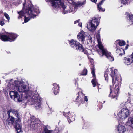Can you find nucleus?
Wrapping results in <instances>:
<instances>
[{
	"instance_id": "nucleus-4",
	"label": "nucleus",
	"mask_w": 133,
	"mask_h": 133,
	"mask_svg": "<svg viewBox=\"0 0 133 133\" xmlns=\"http://www.w3.org/2000/svg\"><path fill=\"white\" fill-rule=\"evenodd\" d=\"M117 72V69H115L114 72H112L111 74V75L112 78V82L113 80L115 79V80L116 84L115 83L116 88V89H114V94H113V92L112 89V88L111 86H110V93L109 95V96L110 97H112V98H114L116 96H118V92H119V88L118 86V85L116 84V83H118V81L117 80V76L116 75V72Z\"/></svg>"
},
{
	"instance_id": "nucleus-19",
	"label": "nucleus",
	"mask_w": 133,
	"mask_h": 133,
	"mask_svg": "<svg viewBox=\"0 0 133 133\" xmlns=\"http://www.w3.org/2000/svg\"><path fill=\"white\" fill-rule=\"evenodd\" d=\"M53 85L54 86L53 88V92L55 94L57 95L59 91V85L57 84L56 83H54Z\"/></svg>"
},
{
	"instance_id": "nucleus-39",
	"label": "nucleus",
	"mask_w": 133,
	"mask_h": 133,
	"mask_svg": "<svg viewBox=\"0 0 133 133\" xmlns=\"http://www.w3.org/2000/svg\"><path fill=\"white\" fill-rule=\"evenodd\" d=\"M78 26L80 27H82V23L81 22H79L78 25Z\"/></svg>"
},
{
	"instance_id": "nucleus-36",
	"label": "nucleus",
	"mask_w": 133,
	"mask_h": 133,
	"mask_svg": "<svg viewBox=\"0 0 133 133\" xmlns=\"http://www.w3.org/2000/svg\"><path fill=\"white\" fill-rule=\"evenodd\" d=\"M56 130H57V129H55V131H54V133H61V130H58V131H57Z\"/></svg>"
},
{
	"instance_id": "nucleus-30",
	"label": "nucleus",
	"mask_w": 133,
	"mask_h": 133,
	"mask_svg": "<svg viewBox=\"0 0 133 133\" xmlns=\"http://www.w3.org/2000/svg\"><path fill=\"white\" fill-rule=\"evenodd\" d=\"M121 3L124 5H126L128 2V0H121Z\"/></svg>"
},
{
	"instance_id": "nucleus-14",
	"label": "nucleus",
	"mask_w": 133,
	"mask_h": 133,
	"mask_svg": "<svg viewBox=\"0 0 133 133\" xmlns=\"http://www.w3.org/2000/svg\"><path fill=\"white\" fill-rule=\"evenodd\" d=\"M85 32L83 31H81L77 36L78 39L83 42H84L85 41Z\"/></svg>"
},
{
	"instance_id": "nucleus-7",
	"label": "nucleus",
	"mask_w": 133,
	"mask_h": 133,
	"mask_svg": "<svg viewBox=\"0 0 133 133\" xmlns=\"http://www.w3.org/2000/svg\"><path fill=\"white\" fill-rule=\"evenodd\" d=\"M99 24V22L98 19L94 17L88 23L87 28L89 31L93 32L95 30Z\"/></svg>"
},
{
	"instance_id": "nucleus-32",
	"label": "nucleus",
	"mask_w": 133,
	"mask_h": 133,
	"mask_svg": "<svg viewBox=\"0 0 133 133\" xmlns=\"http://www.w3.org/2000/svg\"><path fill=\"white\" fill-rule=\"evenodd\" d=\"M4 16H5L8 20L9 21L10 19V18L9 15L7 13L5 12L4 13Z\"/></svg>"
},
{
	"instance_id": "nucleus-21",
	"label": "nucleus",
	"mask_w": 133,
	"mask_h": 133,
	"mask_svg": "<svg viewBox=\"0 0 133 133\" xmlns=\"http://www.w3.org/2000/svg\"><path fill=\"white\" fill-rule=\"evenodd\" d=\"M116 52L117 53L119 54V55L121 56L122 55L124 54H125V51L124 49L122 48L118 49L116 47Z\"/></svg>"
},
{
	"instance_id": "nucleus-43",
	"label": "nucleus",
	"mask_w": 133,
	"mask_h": 133,
	"mask_svg": "<svg viewBox=\"0 0 133 133\" xmlns=\"http://www.w3.org/2000/svg\"><path fill=\"white\" fill-rule=\"evenodd\" d=\"M120 105H121V107H122V106H123V104H121Z\"/></svg>"
},
{
	"instance_id": "nucleus-37",
	"label": "nucleus",
	"mask_w": 133,
	"mask_h": 133,
	"mask_svg": "<svg viewBox=\"0 0 133 133\" xmlns=\"http://www.w3.org/2000/svg\"><path fill=\"white\" fill-rule=\"evenodd\" d=\"M5 24L3 21H0V25L1 26H3Z\"/></svg>"
},
{
	"instance_id": "nucleus-22",
	"label": "nucleus",
	"mask_w": 133,
	"mask_h": 133,
	"mask_svg": "<svg viewBox=\"0 0 133 133\" xmlns=\"http://www.w3.org/2000/svg\"><path fill=\"white\" fill-rule=\"evenodd\" d=\"M17 125L16 128H15L16 131H17V133H22L23 131L21 130V125H20V123L19 122V123Z\"/></svg>"
},
{
	"instance_id": "nucleus-45",
	"label": "nucleus",
	"mask_w": 133,
	"mask_h": 133,
	"mask_svg": "<svg viewBox=\"0 0 133 133\" xmlns=\"http://www.w3.org/2000/svg\"><path fill=\"white\" fill-rule=\"evenodd\" d=\"M68 115H66V116H68Z\"/></svg>"
},
{
	"instance_id": "nucleus-29",
	"label": "nucleus",
	"mask_w": 133,
	"mask_h": 133,
	"mask_svg": "<svg viewBox=\"0 0 133 133\" xmlns=\"http://www.w3.org/2000/svg\"><path fill=\"white\" fill-rule=\"evenodd\" d=\"M82 49H83V51L81 50H79L80 51H81L84 52L85 54H86L87 55H88V53L87 51V50H86L85 49H84V48L82 46Z\"/></svg>"
},
{
	"instance_id": "nucleus-44",
	"label": "nucleus",
	"mask_w": 133,
	"mask_h": 133,
	"mask_svg": "<svg viewBox=\"0 0 133 133\" xmlns=\"http://www.w3.org/2000/svg\"><path fill=\"white\" fill-rule=\"evenodd\" d=\"M81 65V64H79V65L80 66Z\"/></svg>"
},
{
	"instance_id": "nucleus-1",
	"label": "nucleus",
	"mask_w": 133,
	"mask_h": 133,
	"mask_svg": "<svg viewBox=\"0 0 133 133\" xmlns=\"http://www.w3.org/2000/svg\"><path fill=\"white\" fill-rule=\"evenodd\" d=\"M10 90H14L10 91V95L12 99L17 102L26 103L29 102L30 104H34L37 109L41 107V98L36 92L28 90V86L23 82L14 81L11 79L8 85Z\"/></svg>"
},
{
	"instance_id": "nucleus-9",
	"label": "nucleus",
	"mask_w": 133,
	"mask_h": 133,
	"mask_svg": "<svg viewBox=\"0 0 133 133\" xmlns=\"http://www.w3.org/2000/svg\"><path fill=\"white\" fill-rule=\"evenodd\" d=\"M29 123H30V127L31 130H35L40 125L41 121L37 118L35 117H30L29 120Z\"/></svg>"
},
{
	"instance_id": "nucleus-42",
	"label": "nucleus",
	"mask_w": 133,
	"mask_h": 133,
	"mask_svg": "<svg viewBox=\"0 0 133 133\" xmlns=\"http://www.w3.org/2000/svg\"><path fill=\"white\" fill-rule=\"evenodd\" d=\"M128 46H126V47L125 48V49H128Z\"/></svg>"
},
{
	"instance_id": "nucleus-28",
	"label": "nucleus",
	"mask_w": 133,
	"mask_h": 133,
	"mask_svg": "<svg viewBox=\"0 0 133 133\" xmlns=\"http://www.w3.org/2000/svg\"><path fill=\"white\" fill-rule=\"evenodd\" d=\"M87 71L86 69H84L81 75H85L87 74Z\"/></svg>"
},
{
	"instance_id": "nucleus-13",
	"label": "nucleus",
	"mask_w": 133,
	"mask_h": 133,
	"mask_svg": "<svg viewBox=\"0 0 133 133\" xmlns=\"http://www.w3.org/2000/svg\"><path fill=\"white\" fill-rule=\"evenodd\" d=\"M129 114V111L126 108H122L118 114L121 116H128Z\"/></svg>"
},
{
	"instance_id": "nucleus-17",
	"label": "nucleus",
	"mask_w": 133,
	"mask_h": 133,
	"mask_svg": "<svg viewBox=\"0 0 133 133\" xmlns=\"http://www.w3.org/2000/svg\"><path fill=\"white\" fill-rule=\"evenodd\" d=\"M78 96L77 97L76 99V103L78 105V106L81 103H83L84 102L83 101V99L81 95H78Z\"/></svg>"
},
{
	"instance_id": "nucleus-26",
	"label": "nucleus",
	"mask_w": 133,
	"mask_h": 133,
	"mask_svg": "<svg viewBox=\"0 0 133 133\" xmlns=\"http://www.w3.org/2000/svg\"><path fill=\"white\" fill-rule=\"evenodd\" d=\"M78 95H81L82 96V98H83V101L84 102V100L86 102L87 101H88V99L87 97L86 96H84L82 94V93L81 92H79L78 94Z\"/></svg>"
},
{
	"instance_id": "nucleus-31",
	"label": "nucleus",
	"mask_w": 133,
	"mask_h": 133,
	"mask_svg": "<svg viewBox=\"0 0 133 133\" xmlns=\"http://www.w3.org/2000/svg\"><path fill=\"white\" fill-rule=\"evenodd\" d=\"M99 7H97L98 8V9L100 11L102 12H104L105 11V9H103V8H102L101 6H99Z\"/></svg>"
},
{
	"instance_id": "nucleus-8",
	"label": "nucleus",
	"mask_w": 133,
	"mask_h": 133,
	"mask_svg": "<svg viewBox=\"0 0 133 133\" xmlns=\"http://www.w3.org/2000/svg\"><path fill=\"white\" fill-rule=\"evenodd\" d=\"M17 36L16 34L14 33H8L6 35H2L0 34V39L4 41H13L15 40Z\"/></svg>"
},
{
	"instance_id": "nucleus-11",
	"label": "nucleus",
	"mask_w": 133,
	"mask_h": 133,
	"mask_svg": "<svg viewBox=\"0 0 133 133\" xmlns=\"http://www.w3.org/2000/svg\"><path fill=\"white\" fill-rule=\"evenodd\" d=\"M124 62L127 65H130L133 62V52L126 57L124 58Z\"/></svg>"
},
{
	"instance_id": "nucleus-35",
	"label": "nucleus",
	"mask_w": 133,
	"mask_h": 133,
	"mask_svg": "<svg viewBox=\"0 0 133 133\" xmlns=\"http://www.w3.org/2000/svg\"><path fill=\"white\" fill-rule=\"evenodd\" d=\"M88 41L90 43H91L92 42V39L91 37H89L88 38Z\"/></svg>"
},
{
	"instance_id": "nucleus-18",
	"label": "nucleus",
	"mask_w": 133,
	"mask_h": 133,
	"mask_svg": "<svg viewBox=\"0 0 133 133\" xmlns=\"http://www.w3.org/2000/svg\"><path fill=\"white\" fill-rule=\"evenodd\" d=\"M127 124L131 128V129L132 130L133 129V118L132 117H129L128 119V121L126 122Z\"/></svg>"
},
{
	"instance_id": "nucleus-12",
	"label": "nucleus",
	"mask_w": 133,
	"mask_h": 133,
	"mask_svg": "<svg viewBox=\"0 0 133 133\" xmlns=\"http://www.w3.org/2000/svg\"><path fill=\"white\" fill-rule=\"evenodd\" d=\"M118 133H124L126 130V128L124 125L119 123L116 128Z\"/></svg>"
},
{
	"instance_id": "nucleus-40",
	"label": "nucleus",
	"mask_w": 133,
	"mask_h": 133,
	"mask_svg": "<svg viewBox=\"0 0 133 133\" xmlns=\"http://www.w3.org/2000/svg\"><path fill=\"white\" fill-rule=\"evenodd\" d=\"M67 1L70 3H71V2L72 3L73 1V0H67Z\"/></svg>"
},
{
	"instance_id": "nucleus-20",
	"label": "nucleus",
	"mask_w": 133,
	"mask_h": 133,
	"mask_svg": "<svg viewBox=\"0 0 133 133\" xmlns=\"http://www.w3.org/2000/svg\"><path fill=\"white\" fill-rule=\"evenodd\" d=\"M126 15L127 16V18L129 20V23L131 24H133V15L131 14H129L128 12L126 13Z\"/></svg>"
},
{
	"instance_id": "nucleus-3",
	"label": "nucleus",
	"mask_w": 133,
	"mask_h": 133,
	"mask_svg": "<svg viewBox=\"0 0 133 133\" xmlns=\"http://www.w3.org/2000/svg\"><path fill=\"white\" fill-rule=\"evenodd\" d=\"M48 2H51L52 5V6L54 9H56L61 6L63 9V13L64 14L72 12L73 11V8H69L67 9V8L64 5L62 0H45Z\"/></svg>"
},
{
	"instance_id": "nucleus-25",
	"label": "nucleus",
	"mask_w": 133,
	"mask_h": 133,
	"mask_svg": "<svg viewBox=\"0 0 133 133\" xmlns=\"http://www.w3.org/2000/svg\"><path fill=\"white\" fill-rule=\"evenodd\" d=\"M67 119L69 123L71 122L74 121L75 119L74 117H67Z\"/></svg>"
},
{
	"instance_id": "nucleus-2",
	"label": "nucleus",
	"mask_w": 133,
	"mask_h": 133,
	"mask_svg": "<svg viewBox=\"0 0 133 133\" xmlns=\"http://www.w3.org/2000/svg\"><path fill=\"white\" fill-rule=\"evenodd\" d=\"M23 8L22 10L18 13L19 14L20 17L24 15V22L26 23L32 18H34L36 16L37 14L39 13V9L38 7L34 8L31 6L30 4H29L28 6L26 7L25 4H23Z\"/></svg>"
},
{
	"instance_id": "nucleus-27",
	"label": "nucleus",
	"mask_w": 133,
	"mask_h": 133,
	"mask_svg": "<svg viewBox=\"0 0 133 133\" xmlns=\"http://www.w3.org/2000/svg\"><path fill=\"white\" fill-rule=\"evenodd\" d=\"M53 131L48 130L47 129L45 128L42 133H52Z\"/></svg>"
},
{
	"instance_id": "nucleus-15",
	"label": "nucleus",
	"mask_w": 133,
	"mask_h": 133,
	"mask_svg": "<svg viewBox=\"0 0 133 133\" xmlns=\"http://www.w3.org/2000/svg\"><path fill=\"white\" fill-rule=\"evenodd\" d=\"M7 114H8V116H12V114L14 115V116H18L19 115L18 112L16 111L13 109H10L7 111Z\"/></svg>"
},
{
	"instance_id": "nucleus-5",
	"label": "nucleus",
	"mask_w": 133,
	"mask_h": 133,
	"mask_svg": "<svg viewBox=\"0 0 133 133\" xmlns=\"http://www.w3.org/2000/svg\"><path fill=\"white\" fill-rule=\"evenodd\" d=\"M97 41L98 43V46L99 49L101 51V52L99 51V53L101 55L100 53L102 54V56L105 55L109 59L110 61H112L114 60L113 57L111 55V54L110 52H108L107 50L104 49L103 46L100 40L98 39Z\"/></svg>"
},
{
	"instance_id": "nucleus-41",
	"label": "nucleus",
	"mask_w": 133,
	"mask_h": 133,
	"mask_svg": "<svg viewBox=\"0 0 133 133\" xmlns=\"http://www.w3.org/2000/svg\"><path fill=\"white\" fill-rule=\"evenodd\" d=\"M91 0L92 2H96L97 1V0Z\"/></svg>"
},
{
	"instance_id": "nucleus-33",
	"label": "nucleus",
	"mask_w": 133,
	"mask_h": 133,
	"mask_svg": "<svg viewBox=\"0 0 133 133\" xmlns=\"http://www.w3.org/2000/svg\"><path fill=\"white\" fill-rule=\"evenodd\" d=\"M105 0H102L97 5V7H99V6H101V5H102L104 2V1Z\"/></svg>"
},
{
	"instance_id": "nucleus-6",
	"label": "nucleus",
	"mask_w": 133,
	"mask_h": 133,
	"mask_svg": "<svg viewBox=\"0 0 133 133\" xmlns=\"http://www.w3.org/2000/svg\"><path fill=\"white\" fill-rule=\"evenodd\" d=\"M20 123V125H21V122L20 119L18 117H16V118H14V117H8L6 120L4 121V124H8L11 125H13L14 127L16 128L17 125Z\"/></svg>"
},
{
	"instance_id": "nucleus-23",
	"label": "nucleus",
	"mask_w": 133,
	"mask_h": 133,
	"mask_svg": "<svg viewBox=\"0 0 133 133\" xmlns=\"http://www.w3.org/2000/svg\"><path fill=\"white\" fill-rule=\"evenodd\" d=\"M115 43L116 44H118L120 46H122L125 45V41H124L118 40L116 41Z\"/></svg>"
},
{
	"instance_id": "nucleus-24",
	"label": "nucleus",
	"mask_w": 133,
	"mask_h": 133,
	"mask_svg": "<svg viewBox=\"0 0 133 133\" xmlns=\"http://www.w3.org/2000/svg\"><path fill=\"white\" fill-rule=\"evenodd\" d=\"M118 117V120L119 123H121V124H122V123H125V120L126 119V117Z\"/></svg>"
},
{
	"instance_id": "nucleus-10",
	"label": "nucleus",
	"mask_w": 133,
	"mask_h": 133,
	"mask_svg": "<svg viewBox=\"0 0 133 133\" xmlns=\"http://www.w3.org/2000/svg\"><path fill=\"white\" fill-rule=\"evenodd\" d=\"M70 44L71 48L75 50H79L83 51L82 45L76 41L71 40Z\"/></svg>"
},
{
	"instance_id": "nucleus-34",
	"label": "nucleus",
	"mask_w": 133,
	"mask_h": 133,
	"mask_svg": "<svg viewBox=\"0 0 133 133\" xmlns=\"http://www.w3.org/2000/svg\"><path fill=\"white\" fill-rule=\"evenodd\" d=\"M108 73L107 72H105L104 74V77L105 78V80H108Z\"/></svg>"
},
{
	"instance_id": "nucleus-16",
	"label": "nucleus",
	"mask_w": 133,
	"mask_h": 133,
	"mask_svg": "<svg viewBox=\"0 0 133 133\" xmlns=\"http://www.w3.org/2000/svg\"><path fill=\"white\" fill-rule=\"evenodd\" d=\"M91 70V73L93 77V79L92 80L91 82L93 85V87H95L96 86V84L97 82L95 77L94 69V68H92Z\"/></svg>"
},
{
	"instance_id": "nucleus-38",
	"label": "nucleus",
	"mask_w": 133,
	"mask_h": 133,
	"mask_svg": "<svg viewBox=\"0 0 133 133\" xmlns=\"http://www.w3.org/2000/svg\"><path fill=\"white\" fill-rule=\"evenodd\" d=\"M79 21H80L79 19L75 21L74 22V24H76L77 23H79Z\"/></svg>"
}]
</instances>
